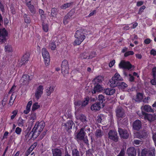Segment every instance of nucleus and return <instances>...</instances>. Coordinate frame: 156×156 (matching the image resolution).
Returning a JSON list of instances; mask_svg holds the SVG:
<instances>
[{
	"label": "nucleus",
	"instance_id": "nucleus-40",
	"mask_svg": "<svg viewBox=\"0 0 156 156\" xmlns=\"http://www.w3.org/2000/svg\"><path fill=\"white\" fill-rule=\"evenodd\" d=\"M50 48L51 50H54L56 48V45L55 42H51L49 44Z\"/></svg>",
	"mask_w": 156,
	"mask_h": 156
},
{
	"label": "nucleus",
	"instance_id": "nucleus-24",
	"mask_svg": "<svg viewBox=\"0 0 156 156\" xmlns=\"http://www.w3.org/2000/svg\"><path fill=\"white\" fill-rule=\"evenodd\" d=\"M112 78L117 82H119V81L123 80L122 77L120 76V75L118 73H116L112 77Z\"/></svg>",
	"mask_w": 156,
	"mask_h": 156
},
{
	"label": "nucleus",
	"instance_id": "nucleus-6",
	"mask_svg": "<svg viewBox=\"0 0 156 156\" xmlns=\"http://www.w3.org/2000/svg\"><path fill=\"white\" fill-rule=\"evenodd\" d=\"M42 55L46 65H48L50 61V56L49 52L45 48L42 49Z\"/></svg>",
	"mask_w": 156,
	"mask_h": 156
},
{
	"label": "nucleus",
	"instance_id": "nucleus-39",
	"mask_svg": "<svg viewBox=\"0 0 156 156\" xmlns=\"http://www.w3.org/2000/svg\"><path fill=\"white\" fill-rule=\"evenodd\" d=\"M72 156H80L79 152L76 149H74L72 150Z\"/></svg>",
	"mask_w": 156,
	"mask_h": 156
},
{
	"label": "nucleus",
	"instance_id": "nucleus-26",
	"mask_svg": "<svg viewBox=\"0 0 156 156\" xmlns=\"http://www.w3.org/2000/svg\"><path fill=\"white\" fill-rule=\"evenodd\" d=\"M115 90L113 88H108L105 90V92L107 95H112L115 92Z\"/></svg>",
	"mask_w": 156,
	"mask_h": 156
},
{
	"label": "nucleus",
	"instance_id": "nucleus-50",
	"mask_svg": "<svg viewBox=\"0 0 156 156\" xmlns=\"http://www.w3.org/2000/svg\"><path fill=\"white\" fill-rule=\"evenodd\" d=\"M94 152V150L93 148H92L90 149H89L87 151H86V154L87 155H92V154Z\"/></svg>",
	"mask_w": 156,
	"mask_h": 156
},
{
	"label": "nucleus",
	"instance_id": "nucleus-59",
	"mask_svg": "<svg viewBox=\"0 0 156 156\" xmlns=\"http://www.w3.org/2000/svg\"><path fill=\"white\" fill-rule=\"evenodd\" d=\"M136 136L137 138L139 139L143 138L140 132H137L136 134Z\"/></svg>",
	"mask_w": 156,
	"mask_h": 156
},
{
	"label": "nucleus",
	"instance_id": "nucleus-60",
	"mask_svg": "<svg viewBox=\"0 0 156 156\" xmlns=\"http://www.w3.org/2000/svg\"><path fill=\"white\" fill-rule=\"evenodd\" d=\"M21 132V129L19 127H17L16 129L15 132L18 134H20Z\"/></svg>",
	"mask_w": 156,
	"mask_h": 156
},
{
	"label": "nucleus",
	"instance_id": "nucleus-19",
	"mask_svg": "<svg viewBox=\"0 0 156 156\" xmlns=\"http://www.w3.org/2000/svg\"><path fill=\"white\" fill-rule=\"evenodd\" d=\"M30 56V54L29 53H26L22 57L21 62L22 65L24 64L29 60V58Z\"/></svg>",
	"mask_w": 156,
	"mask_h": 156
},
{
	"label": "nucleus",
	"instance_id": "nucleus-49",
	"mask_svg": "<svg viewBox=\"0 0 156 156\" xmlns=\"http://www.w3.org/2000/svg\"><path fill=\"white\" fill-rule=\"evenodd\" d=\"M71 4V3H66L64 4L61 7V8L63 9H66L67 8L69 7Z\"/></svg>",
	"mask_w": 156,
	"mask_h": 156
},
{
	"label": "nucleus",
	"instance_id": "nucleus-1",
	"mask_svg": "<svg viewBox=\"0 0 156 156\" xmlns=\"http://www.w3.org/2000/svg\"><path fill=\"white\" fill-rule=\"evenodd\" d=\"M115 112L118 122H120L122 119L126 115L125 110L121 106H117L115 109Z\"/></svg>",
	"mask_w": 156,
	"mask_h": 156
},
{
	"label": "nucleus",
	"instance_id": "nucleus-17",
	"mask_svg": "<svg viewBox=\"0 0 156 156\" xmlns=\"http://www.w3.org/2000/svg\"><path fill=\"white\" fill-rule=\"evenodd\" d=\"M97 99L98 102L101 104L102 105V108H103L105 106V104L104 102L106 100L105 97L102 94H99Z\"/></svg>",
	"mask_w": 156,
	"mask_h": 156
},
{
	"label": "nucleus",
	"instance_id": "nucleus-21",
	"mask_svg": "<svg viewBox=\"0 0 156 156\" xmlns=\"http://www.w3.org/2000/svg\"><path fill=\"white\" fill-rule=\"evenodd\" d=\"M142 108L147 112H154V111L153 109L151 106L149 105H145L141 107Z\"/></svg>",
	"mask_w": 156,
	"mask_h": 156
},
{
	"label": "nucleus",
	"instance_id": "nucleus-47",
	"mask_svg": "<svg viewBox=\"0 0 156 156\" xmlns=\"http://www.w3.org/2000/svg\"><path fill=\"white\" fill-rule=\"evenodd\" d=\"M118 123H121V124L126 125L128 122V119L126 118H124L120 122H118Z\"/></svg>",
	"mask_w": 156,
	"mask_h": 156
},
{
	"label": "nucleus",
	"instance_id": "nucleus-42",
	"mask_svg": "<svg viewBox=\"0 0 156 156\" xmlns=\"http://www.w3.org/2000/svg\"><path fill=\"white\" fill-rule=\"evenodd\" d=\"M43 30L45 32H47L48 30V26L47 24L42 22V24Z\"/></svg>",
	"mask_w": 156,
	"mask_h": 156
},
{
	"label": "nucleus",
	"instance_id": "nucleus-15",
	"mask_svg": "<svg viewBox=\"0 0 156 156\" xmlns=\"http://www.w3.org/2000/svg\"><path fill=\"white\" fill-rule=\"evenodd\" d=\"M127 152L128 156H136V151L133 147L129 148L127 150Z\"/></svg>",
	"mask_w": 156,
	"mask_h": 156
},
{
	"label": "nucleus",
	"instance_id": "nucleus-52",
	"mask_svg": "<svg viewBox=\"0 0 156 156\" xmlns=\"http://www.w3.org/2000/svg\"><path fill=\"white\" fill-rule=\"evenodd\" d=\"M33 148L32 147V146H31L28 150H27L25 153V155L26 156H28L29 154L32 151Z\"/></svg>",
	"mask_w": 156,
	"mask_h": 156
},
{
	"label": "nucleus",
	"instance_id": "nucleus-56",
	"mask_svg": "<svg viewBox=\"0 0 156 156\" xmlns=\"http://www.w3.org/2000/svg\"><path fill=\"white\" fill-rule=\"evenodd\" d=\"M152 71L153 73V76L154 78H156V67H154L152 69Z\"/></svg>",
	"mask_w": 156,
	"mask_h": 156
},
{
	"label": "nucleus",
	"instance_id": "nucleus-8",
	"mask_svg": "<svg viewBox=\"0 0 156 156\" xmlns=\"http://www.w3.org/2000/svg\"><path fill=\"white\" fill-rule=\"evenodd\" d=\"M108 138L111 140H113L115 142L118 140V136L116 132L112 130H110L108 133Z\"/></svg>",
	"mask_w": 156,
	"mask_h": 156
},
{
	"label": "nucleus",
	"instance_id": "nucleus-4",
	"mask_svg": "<svg viewBox=\"0 0 156 156\" xmlns=\"http://www.w3.org/2000/svg\"><path fill=\"white\" fill-rule=\"evenodd\" d=\"M69 65L68 62L66 60H63L61 65L62 73L64 75L69 73Z\"/></svg>",
	"mask_w": 156,
	"mask_h": 156
},
{
	"label": "nucleus",
	"instance_id": "nucleus-20",
	"mask_svg": "<svg viewBox=\"0 0 156 156\" xmlns=\"http://www.w3.org/2000/svg\"><path fill=\"white\" fill-rule=\"evenodd\" d=\"M30 77L27 74H24L23 75L21 79L22 82L25 83H28L30 80H31V78H30Z\"/></svg>",
	"mask_w": 156,
	"mask_h": 156
},
{
	"label": "nucleus",
	"instance_id": "nucleus-32",
	"mask_svg": "<svg viewBox=\"0 0 156 156\" xmlns=\"http://www.w3.org/2000/svg\"><path fill=\"white\" fill-rule=\"evenodd\" d=\"M36 126L37 123H36L35 125L34 126V127L32 129V131H31L32 132V134H31V135L30 136L31 138H32V137L35 136H36V134H37L38 133L37 131H36Z\"/></svg>",
	"mask_w": 156,
	"mask_h": 156
},
{
	"label": "nucleus",
	"instance_id": "nucleus-14",
	"mask_svg": "<svg viewBox=\"0 0 156 156\" xmlns=\"http://www.w3.org/2000/svg\"><path fill=\"white\" fill-rule=\"evenodd\" d=\"M144 119H147L150 122H151L156 120V115L154 114H148L144 116Z\"/></svg>",
	"mask_w": 156,
	"mask_h": 156
},
{
	"label": "nucleus",
	"instance_id": "nucleus-44",
	"mask_svg": "<svg viewBox=\"0 0 156 156\" xmlns=\"http://www.w3.org/2000/svg\"><path fill=\"white\" fill-rule=\"evenodd\" d=\"M24 18L25 23H28L30 22V20L27 15L25 14L24 15Z\"/></svg>",
	"mask_w": 156,
	"mask_h": 156
},
{
	"label": "nucleus",
	"instance_id": "nucleus-35",
	"mask_svg": "<svg viewBox=\"0 0 156 156\" xmlns=\"http://www.w3.org/2000/svg\"><path fill=\"white\" fill-rule=\"evenodd\" d=\"M89 97H86L84 99L83 101L82 102L81 105V106L82 107H83L87 105L89 102Z\"/></svg>",
	"mask_w": 156,
	"mask_h": 156
},
{
	"label": "nucleus",
	"instance_id": "nucleus-33",
	"mask_svg": "<svg viewBox=\"0 0 156 156\" xmlns=\"http://www.w3.org/2000/svg\"><path fill=\"white\" fill-rule=\"evenodd\" d=\"M102 79L101 77L98 76L94 79L93 82L95 83L94 84H98V83H100L102 81Z\"/></svg>",
	"mask_w": 156,
	"mask_h": 156
},
{
	"label": "nucleus",
	"instance_id": "nucleus-11",
	"mask_svg": "<svg viewBox=\"0 0 156 156\" xmlns=\"http://www.w3.org/2000/svg\"><path fill=\"white\" fill-rule=\"evenodd\" d=\"M57 14V10L56 8H52L50 13L48 12V15L50 18L52 20H54L56 18Z\"/></svg>",
	"mask_w": 156,
	"mask_h": 156
},
{
	"label": "nucleus",
	"instance_id": "nucleus-18",
	"mask_svg": "<svg viewBox=\"0 0 156 156\" xmlns=\"http://www.w3.org/2000/svg\"><path fill=\"white\" fill-rule=\"evenodd\" d=\"M52 151L53 156H62V152L61 150L59 149H52Z\"/></svg>",
	"mask_w": 156,
	"mask_h": 156
},
{
	"label": "nucleus",
	"instance_id": "nucleus-28",
	"mask_svg": "<svg viewBox=\"0 0 156 156\" xmlns=\"http://www.w3.org/2000/svg\"><path fill=\"white\" fill-rule=\"evenodd\" d=\"M28 8V9L30 12L33 14H34L36 13V11L34 6L31 5V4L26 5Z\"/></svg>",
	"mask_w": 156,
	"mask_h": 156
},
{
	"label": "nucleus",
	"instance_id": "nucleus-53",
	"mask_svg": "<svg viewBox=\"0 0 156 156\" xmlns=\"http://www.w3.org/2000/svg\"><path fill=\"white\" fill-rule=\"evenodd\" d=\"M96 55V54L95 52H91L90 54H89V55H88V59L92 58H93Z\"/></svg>",
	"mask_w": 156,
	"mask_h": 156
},
{
	"label": "nucleus",
	"instance_id": "nucleus-10",
	"mask_svg": "<svg viewBox=\"0 0 156 156\" xmlns=\"http://www.w3.org/2000/svg\"><path fill=\"white\" fill-rule=\"evenodd\" d=\"M45 126L44 123L43 122H41L40 123L37 124L36 131H37L38 133L36 134V136L35 137L36 138L40 134L41 132L43 130Z\"/></svg>",
	"mask_w": 156,
	"mask_h": 156
},
{
	"label": "nucleus",
	"instance_id": "nucleus-38",
	"mask_svg": "<svg viewBox=\"0 0 156 156\" xmlns=\"http://www.w3.org/2000/svg\"><path fill=\"white\" fill-rule=\"evenodd\" d=\"M40 106L38 105L37 102L34 103L32 106V111H34L40 108Z\"/></svg>",
	"mask_w": 156,
	"mask_h": 156
},
{
	"label": "nucleus",
	"instance_id": "nucleus-37",
	"mask_svg": "<svg viewBox=\"0 0 156 156\" xmlns=\"http://www.w3.org/2000/svg\"><path fill=\"white\" fill-rule=\"evenodd\" d=\"M118 86H119V88L122 89H124L128 87L127 85L123 82H119Z\"/></svg>",
	"mask_w": 156,
	"mask_h": 156
},
{
	"label": "nucleus",
	"instance_id": "nucleus-48",
	"mask_svg": "<svg viewBox=\"0 0 156 156\" xmlns=\"http://www.w3.org/2000/svg\"><path fill=\"white\" fill-rule=\"evenodd\" d=\"M148 150L146 149H143L141 151V156H147L148 154Z\"/></svg>",
	"mask_w": 156,
	"mask_h": 156
},
{
	"label": "nucleus",
	"instance_id": "nucleus-16",
	"mask_svg": "<svg viewBox=\"0 0 156 156\" xmlns=\"http://www.w3.org/2000/svg\"><path fill=\"white\" fill-rule=\"evenodd\" d=\"M64 124L66 129L67 131L69 130L70 129H71L73 126L74 127L75 126V124L73 121L72 120H69L67 122L64 123Z\"/></svg>",
	"mask_w": 156,
	"mask_h": 156
},
{
	"label": "nucleus",
	"instance_id": "nucleus-23",
	"mask_svg": "<svg viewBox=\"0 0 156 156\" xmlns=\"http://www.w3.org/2000/svg\"><path fill=\"white\" fill-rule=\"evenodd\" d=\"M102 90H103V87L100 84H97L94 86L92 93L93 94H95L97 92H99Z\"/></svg>",
	"mask_w": 156,
	"mask_h": 156
},
{
	"label": "nucleus",
	"instance_id": "nucleus-43",
	"mask_svg": "<svg viewBox=\"0 0 156 156\" xmlns=\"http://www.w3.org/2000/svg\"><path fill=\"white\" fill-rule=\"evenodd\" d=\"M75 12V9H73L67 14V15L70 18L74 14Z\"/></svg>",
	"mask_w": 156,
	"mask_h": 156
},
{
	"label": "nucleus",
	"instance_id": "nucleus-31",
	"mask_svg": "<svg viewBox=\"0 0 156 156\" xmlns=\"http://www.w3.org/2000/svg\"><path fill=\"white\" fill-rule=\"evenodd\" d=\"M46 91L47 92V95L49 96L51 94V93H52L54 90V87L50 86L48 87H47Z\"/></svg>",
	"mask_w": 156,
	"mask_h": 156
},
{
	"label": "nucleus",
	"instance_id": "nucleus-64",
	"mask_svg": "<svg viewBox=\"0 0 156 156\" xmlns=\"http://www.w3.org/2000/svg\"><path fill=\"white\" fill-rule=\"evenodd\" d=\"M151 83L153 85H156V80L155 78H154V79L151 81Z\"/></svg>",
	"mask_w": 156,
	"mask_h": 156
},
{
	"label": "nucleus",
	"instance_id": "nucleus-13",
	"mask_svg": "<svg viewBox=\"0 0 156 156\" xmlns=\"http://www.w3.org/2000/svg\"><path fill=\"white\" fill-rule=\"evenodd\" d=\"M43 87L42 86H40L37 88L35 93V97L37 99H38L41 96V95L43 93Z\"/></svg>",
	"mask_w": 156,
	"mask_h": 156
},
{
	"label": "nucleus",
	"instance_id": "nucleus-41",
	"mask_svg": "<svg viewBox=\"0 0 156 156\" xmlns=\"http://www.w3.org/2000/svg\"><path fill=\"white\" fill-rule=\"evenodd\" d=\"M155 149L151 148L150 151H148V156H155Z\"/></svg>",
	"mask_w": 156,
	"mask_h": 156
},
{
	"label": "nucleus",
	"instance_id": "nucleus-58",
	"mask_svg": "<svg viewBox=\"0 0 156 156\" xmlns=\"http://www.w3.org/2000/svg\"><path fill=\"white\" fill-rule=\"evenodd\" d=\"M32 104V101H29L27 105L26 108L27 109H29L30 110V108Z\"/></svg>",
	"mask_w": 156,
	"mask_h": 156
},
{
	"label": "nucleus",
	"instance_id": "nucleus-25",
	"mask_svg": "<svg viewBox=\"0 0 156 156\" xmlns=\"http://www.w3.org/2000/svg\"><path fill=\"white\" fill-rule=\"evenodd\" d=\"M104 135L103 132L100 129H97L95 133V136L97 138H101Z\"/></svg>",
	"mask_w": 156,
	"mask_h": 156
},
{
	"label": "nucleus",
	"instance_id": "nucleus-46",
	"mask_svg": "<svg viewBox=\"0 0 156 156\" xmlns=\"http://www.w3.org/2000/svg\"><path fill=\"white\" fill-rule=\"evenodd\" d=\"M6 37L0 36V43L2 44L6 41Z\"/></svg>",
	"mask_w": 156,
	"mask_h": 156
},
{
	"label": "nucleus",
	"instance_id": "nucleus-2",
	"mask_svg": "<svg viewBox=\"0 0 156 156\" xmlns=\"http://www.w3.org/2000/svg\"><path fill=\"white\" fill-rule=\"evenodd\" d=\"M75 36L76 39L74 43L76 45H79L85 37V36L81 30H77L76 32Z\"/></svg>",
	"mask_w": 156,
	"mask_h": 156
},
{
	"label": "nucleus",
	"instance_id": "nucleus-30",
	"mask_svg": "<svg viewBox=\"0 0 156 156\" xmlns=\"http://www.w3.org/2000/svg\"><path fill=\"white\" fill-rule=\"evenodd\" d=\"M80 130L83 132L84 133H86V132L88 133L89 132H90V129L89 127L88 126L87 124H86L80 129Z\"/></svg>",
	"mask_w": 156,
	"mask_h": 156
},
{
	"label": "nucleus",
	"instance_id": "nucleus-54",
	"mask_svg": "<svg viewBox=\"0 0 156 156\" xmlns=\"http://www.w3.org/2000/svg\"><path fill=\"white\" fill-rule=\"evenodd\" d=\"M134 54L133 52V51H129L126 52L124 54V56L126 57L129 55H133Z\"/></svg>",
	"mask_w": 156,
	"mask_h": 156
},
{
	"label": "nucleus",
	"instance_id": "nucleus-57",
	"mask_svg": "<svg viewBox=\"0 0 156 156\" xmlns=\"http://www.w3.org/2000/svg\"><path fill=\"white\" fill-rule=\"evenodd\" d=\"M82 101H75L74 102V105L75 106L79 107L81 105Z\"/></svg>",
	"mask_w": 156,
	"mask_h": 156
},
{
	"label": "nucleus",
	"instance_id": "nucleus-22",
	"mask_svg": "<svg viewBox=\"0 0 156 156\" xmlns=\"http://www.w3.org/2000/svg\"><path fill=\"white\" fill-rule=\"evenodd\" d=\"M119 82H117L113 79L109 80L108 84L109 86L111 87H115L118 86Z\"/></svg>",
	"mask_w": 156,
	"mask_h": 156
},
{
	"label": "nucleus",
	"instance_id": "nucleus-51",
	"mask_svg": "<svg viewBox=\"0 0 156 156\" xmlns=\"http://www.w3.org/2000/svg\"><path fill=\"white\" fill-rule=\"evenodd\" d=\"M70 19V18L67 15H66L63 19V22L64 24L65 25L67 24L68 22V20Z\"/></svg>",
	"mask_w": 156,
	"mask_h": 156
},
{
	"label": "nucleus",
	"instance_id": "nucleus-29",
	"mask_svg": "<svg viewBox=\"0 0 156 156\" xmlns=\"http://www.w3.org/2000/svg\"><path fill=\"white\" fill-rule=\"evenodd\" d=\"M80 120L83 122L84 124H86L87 122L88 121L87 119V118L84 115L81 114L79 117Z\"/></svg>",
	"mask_w": 156,
	"mask_h": 156
},
{
	"label": "nucleus",
	"instance_id": "nucleus-63",
	"mask_svg": "<svg viewBox=\"0 0 156 156\" xmlns=\"http://www.w3.org/2000/svg\"><path fill=\"white\" fill-rule=\"evenodd\" d=\"M142 136H143V138H144L145 137H146L147 136V133L145 132V131H140Z\"/></svg>",
	"mask_w": 156,
	"mask_h": 156
},
{
	"label": "nucleus",
	"instance_id": "nucleus-12",
	"mask_svg": "<svg viewBox=\"0 0 156 156\" xmlns=\"http://www.w3.org/2000/svg\"><path fill=\"white\" fill-rule=\"evenodd\" d=\"M101 108H102V105L98 101L91 105L90 109L92 111H96L100 110Z\"/></svg>",
	"mask_w": 156,
	"mask_h": 156
},
{
	"label": "nucleus",
	"instance_id": "nucleus-7",
	"mask_svg": "<svg viewBox=\"0 0 156 156\" xmlns=\"http://www.w3.org/2000/svg\"><path fill=\"white\" fill-rule=\"evenodd\" d=\"M118 132L121 138L126 139L129 138V134L126 130L119 128Z\"/></svg>",
	"mask_w": 156,
	"mask_h": 156
},
{
	"label": "nucleus",
	"instance_id": "nucleus-62",
	"mask_svg": "<svg viewBox=\"0 0 156 156\" xmlns=\"http://www.w3.org/2000/svg\"><path fill=\"white\" fill-rule=\"evenodd\" d=\"M117 156H125V151L123 149H122L119 154Z\"/></svg>",
	"mask_w": 156,
	"mask_h": 156
},
{
	"label": "nucleus",
	"instance_id": "nucleus-34",
	"mask_svg": "<svg viewBox=\"0 0 156 156\" xmlns=\"http://www.w3.org/2000/svg\"><path fill=\"white\" fill-rule=\"evenodd\" d=\"M88 55L87 52H85L80 55V57L82 59H88Z\"/></svg>",
	"mask_w": 156,
	"mask_h": 156
},
{
	"label": "nucleus",
	"instance_id": "nucleus-3",
	"mask_svg": "<svg viewBox=\"0 0 156 156\" xmlns=\"http://www.w3.org/2000/svg\"><path fill=\"white\" fill-rule=\"evenodd\" d=\"M86 134V133H84L80 130L76 136L77 141L82 140L86 145H88L89 144L87 136H85Z\"/></svg>",
	"mask_w": 156,
	"mask_h": 156
},
{
	"label": "nucleus",
	"instance_id": "nucleus-9",
	"mask_svg": "<svg viewBox=\"0 0 156 156\" xmlns=\"http://www.w3.org/2000/svg\"><path fill=\"white\" fill-rule=\"evenodd\" d=\"M132 126L134 130L139 131L142 128L141 122L139 120L137 119L133 122Z\"/></svg>",
	"mask_w": 156,
	"mask_h": 156
},
{
	"label": "nucleus",
	"instance_id": "nucleus-27",
	"mask_svg": "<svg viewBox=\"0 0 156 156\" xmlns=\"http://www.w3.org/2000/svg\"><path fill=\"white\" fill-rule=\"evenodd\" d=\"M143 98V94L140 93H137L135 100L136 101L140 102L142 101Z\"/></svg>",
	"mask_w": 156,
	"mask_h": 156
},
{
	"label": "nucleus",
	"instance_id": "nucleus-61",
	"mask_svg": "<svg viewBox=\"0 0 156 156\" xmlns=\"http://www.w3.org/2000/svg\"><path fill=\"white\" fill-rule=\"evenodd\" d=\"M39 12L40 14H41V18L43 17V16H44V18H45V16L44 14V12L43 10L41 9H39Z\"/></svg>",
	"mask_w": 156,
	"mask_h": 156
},
{
	"label": "nucleus",
	"instance_id": "nucleus-36",
	"mask_svg": "<svg viewBox=\"0 0 156 156\" xmlns=\"http://www.w3.org/2000/svg\"><path fill=\"white\" fill-rule=\"evenodd\" d=\"M7 32L4 28L0 29V36H7Z\"/></svg>",
	"mask_w": 156,
	"mask_h": 156
},
{
	"label": "nucleus",
	"instance_id": "nucleus-5",
	"mask_svg": "<svg viewBox=\"0 0 156 156\" xmlns=\"http://www.w3.org/2000/svg\"><path fill=\"white\" fill-rule=\"evenodd\" d=\"M119 66L120 68L127 69L128 70H129L133 66H134L131 64L129 62H126L124 60L121 61Z\"/></svg>",
	"mask_w": 156,
	"mask_h": 156
},
{
	"label": "nucleus",
	"instance_id": "nucleus-45",
	"mask_svg": "<svg viewBox=\"0 0 156 156\" xmlns=\"http://www.w3.org/2000/svg\"><path fill=\"white\" fill-rule=\"evenodd\" d=\"M30 119L33 120V121L32 122V125L34 122V120H35L36 119V113H32L30 117Z\"/></svg>",
	"mask_w": 156,
	"mask_h": 156
},
{
	"label": "nucleus",
	"instance_id": "nucleus-55",
	"mask_svg": "<svg viewBox=\"0 0 156 156\" xmlns=\"http://www.w3.org/2000/svg\"><path fill=\"white\" fill-rule=\"evenodd\" d=\"M5 48L6 50V51H7L8 52H10L12 50V48L10 45H7L5 46Z\"/></svg>",
	"mask_w": 156,
	"mask_h": 156
}]
</instances>
